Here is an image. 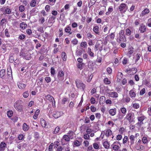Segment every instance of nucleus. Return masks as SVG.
Listing matches in <instances>:
<instances>
[{
	"label": "nucleus",
	"instance_id": "nucleus-40",
	"mask_svg": "<svg viewBox=\"0 0 151 151\" xmlns=\"http://www.w3.org/2000/svg\"><path fill=\"white\" fill-rule=\"evenodd\" d=\"M4 33L5 35L7 37H10V35L8 29H6L4 30Z\"/></svg>",
	"mask_w": 151,
	"mask_h": 151
},
{
	"label": "nucleus",
	"instance_id": "nucleus-19",
	"mask_svg": "<svg viewBox=\"0 0 151 151\" xmlns=\"http://www.w3.org/2000/svg\"><path fill=\"white\" fill-rule=\"evenodd\" d=\"M135 138V137L133 135H131L129 136V139L131 145H132L134 144Z\"/></svg>",
	"mask_w": 151,
	"mask_h": 151
},
{
	"label": "nucleus",
	"instance_id": "nucleus-8",
	"mask_svg": "<svg viewBox=\"0 0 151 151\" xmlns=\"http://www.w3.org/2000/svg\"><path fill=\"white\" fill-rule=\"evenodd\" d=\"M147 29V27L143 23L140 24L139 28V31L141 33H143L145 32Z\"/></svg>",
	"mask_w": 151,
	"mask_h": 151
},
{
	"label": "nucleus",
	"instance_id": "nucleus-38",
	"mask_svg": "<svg viewBox=\"0 0 151 151\" xmlns=\"http://www.w3.org/2000/svg\"><path fill=\"white\" fill-rule=\"evenodd\" d=\"M13 114V112L12 110H9L7 112V116L9 118L11 117L12 116Z\"/></svg>",
	"mask_w": 151,
	"mask_h": 151
},
{
	"label": "nucleus",
	"instance_id": "nucleus-4",
	"mask_svg": "<svg viewBox=\"0 0 151 151\" xmlns=\"http://www.w3.org/2000/svg\"><path fill=\"white\" fill-rule=\"evenodd\" d=\"M57 78L59 82H62L64 80V73L63 71L61 70L58 72L57 74Z\"/></svg>",
	"mask_w": 151,
	"mask_h": 151
},
{
	"label": "nucleus",
	"instance_id": "nucleus-15",
	"mask_svg": "<svg viewBox=\"0 0 151 151\" xmlns=\"http://www.w3.org/2000/svg\"><path fill=\"white\" fill-rule=\"evenodd\" d=\"M109 112L110 115L114 116L116 114V108L111 109L109 110Z\"/></svg>",
	"mask_w": 151,
	"mask_h": 151
},
{
	"label": "nucleus",
	"instance_id": "nucleus-16",
	"mask_svg": "<svg viewBox=\"0 0 151 151\" xmlns=\"http://www.w3.org/2000/svg\"><path fill=\"white\" fill-rule=\"evenodd\" d=\"M93 30L96 34L99 35L100 33L99 32V27L96 25L94 26L93 28Z\"/></svg>",
	"mask_w": 151,
	"mask_h": 151
},
{
	"label": "nucleus",
	"instance_id": "nucleus-32",
	"mask_svg": "<svg viewBox=\"0 0 151 151\" xmlns=\"http://www.w3.org/2000/svg\"><path fill=\"white\" fill-rule=\"evenodd\" d=\"M40 122L42 126L43 127H45L46 125V123L45 120L43 119H42L40 120Z\"/></svg>",
	"mask_w": 151,
	"mask_h": 151
},
{
	"label": "nucleus",
	"instance_id": "nucleus-39",
	"mask_svg": "<svg viewBox=\"0 0 151 151\" xmlns=\"http://www.w3.org/2000/svg\"><path fill=\"white\" fill-rule=\"evenodd\" d=\"M84 65V63H79L77 64V67L78 68L81 70L83 69V66Z\"/></svg>",
	"mask_w": 151,
	"mask_h": 151
},
{
	"label": "nucleus",
	"instance_id": "nucleus-36",
	"mask_svg": "<svg viewBox=\"0 0 151 151\" xmlns=\"http://www.w3.org/2000/svg\"><path fill=\"white\" fill-rule=\"evenodd\" d=\"M128 141V139L127 136H125L123 139L122 143L123 144L126 143Z\"/></svg>",
	"mask_w": 151,
	"mask_h": 151
},
{
	"label": "nucleus",
	"instance_id": "nucleus-57",
	"mask_svg": "<svg viewBox=\"0 0 151 151\" xmlns=\"http://www.w3.org/2000/svg\"><path fill=\"white\" fill-rule=\"evenodd\" d=\"M71 42L73 45H76L77 44L78 41L75 38V39L73 40Z\"/></svg>",
	"mask_w": 151,
	"mask_h": 151
},
{
	"label": "nucleus",
	"instance_id": "nucleus-48",
	"mask_svg": "<svg viewBox=\"0 0 151 151\" xmlns=\"http://www.w3.org/2000/svg\"><path fill=\"white\" fill-rule=\"evenodd\" d=\"M74 145L77 147L79 146L81 144L80 142L78 140H76L74 142Z\"/></svg>",
	"mask_w": 151,
	"mask_h": 151
},
{
	"label": "nucleus",
	"instance_id": "nucleus-21",
	"mask_svg": "<svg viewBox=\"0 0 151 151\" xmlns=\"http://www.w3.org/2000/svg\"><path fill=\"white\" fill-rule=\"evenodd\" d=\"M149 12V10L148 9L146 8L142 11L141 14L142 16H144L145 15L148 14Z\"/></svg>",
	"mask_w": 151,
	"mask_h": 151
},
{
	"label": "nucleus",
	"instance_id": "nucleus-60",
	"mask_svg": "<svg viewBox=\"0 0 151 151\" xmlns=\"http://www.w3.org/2000/svg\"><path fill=\"white\" fill-rule=\"evenodd\" d=\"M126 35H127L129 36L131 35V31L129 29H127L126 30Z\"/></svg>",
	"mask_w": 151,
	"mask_h": 151
},
{
	"label": "nucleus",
	"instance_id": "nucleus-9",
	"mask_svg": "<svg viewBox=\"0 0 151 151\" xmlns=\"http://www.w3.org/2000/svg\"><path fill=\"white\" fill-rule=\"evenodd\" d=\"M126 4L125 3H122L118 7V9L119 11L121 12H124L126 11Z\"/></svg>",
	"mask_w": 151,
	"mask_h": 151
},
{
	"label": "nucleus",
	"instance_id": "nucleus-51",
	"mask_svg": "<svg viewBox=\"0 0 151 151\" xmlns=\"http://www.w3.org/2000/svg\"><path fill=\"white\" fill-rule=\"evenodd\" d=\"M50 73L51 75L54 76L55 74V70L53 67H51L50 69Z\"/></svg>",
	"mask_w": 151,
	"mask_h": 151
},
{
	"label": "nucleus",
	"instance_id": "nucleus-41",
	"mask_svg": "<svg viewBox=\"0 0 151 151\" xmlns=\"http://www.w3.org/2000/svg\"><path fill=\"white\" fill-rule=\"evenodd\" d=\"M142 142L144 144H147L148 143V140L146 137H144L142 139Z\"/></svg>",
	"mask_w": 151,
	"mask_h": 151
},
{
	"label": "nucleus",
	"instance_id": "nucleus-11",
	"mask_svg": "<svg viewBox=\"0 0 151 151\" xmlns=\"http://www.w3.org/2000/svg\"><path fill=\"white\" fill-rule=\"evenodd\" d=\"M70 140V138L69 136L65 135L63 136V138L61 139V142L62 143H64L65 142H67L69 141ZM65 144V143H64V145Z\"/></svg>",
	"mask_w": 151,
	"mask_h": 151
},
{
	"label": "nucleus",
	"instance_id": "nucleus-30",
	"mask_svg": "<svg viewBox=\"0 0 151 151\" xmlns=\"http://www.w3.org/2000/svg\"><path fill=\"white\" fill-rule=\"evenodd\" d=\"M20 27L22 29L24 30L27 27V24L24 22H22L20 24Z\"/></svg>",
	"mask_w": 151,
	"mask_h": 151
},
{
	"label": "nucleus",
	"instance_id": "nucleus-1",
	"mask_svg": "<svg viewBox=\"0 0 151 151\" xmlns=\"http://www.w3.org/2000/svg\"><path fill=\"white\" fill-rule=\"evenodd\" d=\"M22 101L20 100H17L14 103V107L18 111L21 112L23 111V106L22 105Z\"/></svg>",
	"mask_w": 151,
	"mask_h": 151
},
{
	"label": "nucleus",
	"instance_id": "nucleus-28",
	"mask_svg": "<svg viewBox=\"0 0 151 151\" xmlns=\"http://www.w3.org/2000/svg\"><path fill=\"white\" fill-rule=\"evenodd\" d=\"M129 94L131 98H134L136 96L135 93L132 90H131L129 91Z\"/></svg>",
	"mask_w": 151,
	"mask_h": 151
},
{
	"label": "nucleus",
	"instance_id": "nucleus-33",
	"mask_svg": "<svg viewBox=\"0 0 151 151\" xmlns=\"http://www.w3.org/2000/svg\"><path fill=\"white\" fill-rule=\"evenodd\" d=\"M62 57L63 60L64 61H65L67 60V56L66 53L64 52H63L62 53Z\"/></svg>",
	"mask_w": 151,
	"mask_h": 151
},
{
	"label": "nucleus",
	"instance_id": "nucleus-10",
	"mask_svg": "<svg viewBox=\"0 0 151 151\" xmlns=\"http://www.w3.org/2000/svg\"><path fill=\"white\" fill-rule=\"evenodd\" d=\"M103 45L102 44L96 43L95 46V49L96 51L99 50L101 52L103 50Z\"/></svg>",
	"mask_w": 151,
	"mask_h": 151
},
{
	"label": "nucleus",
	"instance_id": "nucleus-20",
	"mask_svg": "<svg viewBox=\"0 0 151 151\" xmlns=\"http://www.w3.org/2000/svg\"><path fill=\"white\" fill-rule=\"evenodd\" d=\"M29 129V125H27L26 123H24L23 124L22 126V129L23 130L25 131H27Z\"/></svg>",
	"mask_w": 151,
	"mask_h": 151
},
{
	"label": "nucleus",
	"instance_id": "nucleus-18",
	"mask_svg": "<svg viewBox=\"0 0 151 151\" xmlns=\"http://www.w3.org/2000/svg\"><path fill=\"white\" fill-rule=\"evenodd\" d=\"M71 27L68 26H67L65 28V31L67 33H69L70 35L72 34V32H71Z\"/></svg>",
	"mask_w": 151,
	"mask_h": 151
},
{
	"label": "nucleus",
	"instance_id": "nucleus-59",
	"mask_svg": "<svg viewBox=\"0 0 151 151\" xmlns=\"http://www.w3.org/2000/svg\"><path fill=\"white\" fill-rule=\"evenodd\" d=\"M45 81L47 83H48L51 81V78L49 77H47L45 78Z\"/></svg>",
	"mask_w": 151,
	"mask_h": 151
},
{
	"label": "nucleus",
	"instance_id": "nucleus-22",
	"mask_svg": "<svg viewBox=\"0 0 151 151\" xmlns=\"http://www.w3.org/2000/svg\"><path fill=\"white\" fill-rule=\"evenodd\" d=\"M117 81L119 82H120L121 80L122 79L123 76V74L121 72H119L117 75Z\"/></svg>",
	"mask_w": 151,
	"mask_h": 151
},
{
	"label": "nucleus",
	"instance_id": "nucleus-64",
	"mask_svg": "<svg viewBox=\"0 0 151 151\" xmlns=\"http://www.w3.org/2000/svg\"><path fill=\"white\" fill-rule=\"evenodd\" d=\"M18 118L17 116L14 117L11 119L14 122H16L18 121Z\"/></svg>",
	"mask_w": 151,
	"mask_h": 151
},
{
	"label": "nucleus",
	"instance_id": "nucleus-44",
	"mask_svg": "<svg viewBox=\"0 0 151 151\" xmlns=\"http://www.w3.org/2000/svg\"><path fill=\"white\" fill-rule=\"evenodd\" d=\"M60 127L57 126V127L55 129V131L53 132V133L54 134H55L58 132L60 130Z\"/></svg>",
	"mask_w": 151,
	"mask_h": 151
},
{
	"label": "nucleus",
	"instance_id": "nucleus-5",
	"mask_svg": "<svg viewBox=\"0 0 151 151\" xmlns=\"http://www.w3.org/2000/svg\"><path fill=\"white\" fill-rule=\"evenodd\" d=\"M76 83L77 87L78 88H82L84 90L86 88L85 85L80 80L76 81Z\"/></svg>",
	"mask_w": 151,
	"mask_h": 151
},
{
	"label": "nucleus",
	"instance_id": "nucleus-53",
	"mask_svg": "<svg viewBox=\"0 0 151 151\" xmlns=\"http://www.w3.org/2000/svg\"><path fill=\"white\" fill-rule=\"evenodd\" d=\"M23 96L24 98H27L29 96V92L28 91L24 92L23 94Z\"/></svg>",
	"mask_w": 151,
	"mask_h": 151
},
{
	"label": "nucleus",
	"instance_id": "nucleus-3",
	"mask_svg": "<svg viewBox=\"0 0 151 151\" xmlns=\"http://www.w3.org/2000/svg\"><path fill=\"white\" fill-rule=\"evenodd\" d=\"M124 32L123 30H121L119 32V36L118 37L116 41L118 42H124L126 41V38L124 35Z\"/></svg>",
	"mask_w": 151,
	"mask_h": 151
},
{
	"label": "nucleus",
	"instance_id": "nucleus-23",
	"mask_svg": "<svg viewBox=\"0 0 151 151\" xmlns=\"http://www.w3.org/2000/svg\"><path fill=\"white\" fill-rule=\"evenodd\" d=\"M46 99L52 102L53 100H54L53 97L50 95L48 94L45 96Z\"/></svg>",
	"mask_w": 151,
	"mask_h": 151
},
{
	"label": "nucleus",
	"instance_id": "nucleus-61",
	"mask_svg": "<svg viewBox=\"0 0 151 151\" xmlns=\"http://www.w3.org/2000/svg\"><path fill=\"white\" fill-rule=\"evenodd\" d=\"M39 21L41 24H42L45 22V18L44 17H42L39 19Z\"/></svg>",
	"mask_w": 151,
	"mask_h": 151
},
{
	"label": "nucleus",
	"instance_id": "nucleus-42",
	"mask_svg": "<svg viewBox=\"0 0 151 151\" xmlns=\"http://www.w3.org/2000/svg\"><path fill=\"white\" fill-rule=\"evenodd\" d=\"M11 12L10 9L8 8H7L5 9L4 13V14H9Z\"/></svg>",
	"mask_w": 151,
	"mask_h": 151
},
{
	"label": "nucleus",
	"instance_id": "nucleus-25",
	"mask_svg": "<svg viewBox=\"0 0 151 151\" xmlns=\"http://www.w3.org/2000/svg\"><path fill=\"white\" fill-rule=\"evenodd\" d=\"M6 74L5 70L4 69H2L0 71V77L3 79Z\"/></svg>",
	"mask_w": 151,
	"mask_h": 151
},
{
	"label": "nucleus",
	"instance_id": "nucleus-24",
	"mask_svg": "<svg viewBox=\"0 0 151 151\" xmlns=\"http://www.w3.org/2000/svg\"><path fill=\"white\" fill-rule=\"evenodd\" d=\"M53 116L55 119H57L60 116V113L58 111H57L55 113H54L52 114Z\"/></svg>",
	"mask_w": 151,
	"mask_h": 151
},
{
	"label": "nucleus",
	"instance_id": "nucleus-13",
	"mask_svg": "<svg viewBox=\"0 0 151 151\" xmlns=\"http://www.w3.org/2000/svg\"><path fill=\"white\" fill-rule=\"evenodd\" d=\"M17 84L18 88L20 89H24L26 86V85L24 84L22 81L18 82Z\"/></svg>",
	"mask_w": 151,
	"mask_h": 151
},
{
	"label": "nucleus",
	"instance_id": "nucleus-52",
	"mask_svg": "<svg viewBox=\"0 0 151 151\" xmlns=\"http://www.w3.org/2000/svg\"><path fill=\"white\" fill-rule=\"evenodd\" d=\"M36 4V1L35 0H32L30 4V6L32 7H34L35 6Z\"/></svg>",
	"mask_w": 151,
	"mask_h": 151
},
{
	"label": "nucleus",
	"instance_id": "nucleus-55",
	"mask_svg": "<svg viewBox=\"0 0 151 151\" xmlns=\"http://www.w3.org/2000/svg\"><path fill=\"white\" fill-rule=\"evenodd\" d=\"M145 148L144 146L143 145H140L139 147L137 146V149L139 150H142Z\"/></svg>",
	"mask_w": 151,
	"mask_h": 151
},
{
	"label": "nucleus",
	"instance_id": "nucleus-62",
	"mask_svg": "<svg viewBox=\"0 0 151 151\" xmlns=\"http://www.w3.org/2000/svg\"><path fill=\"white\" fill-rule=\"evenodd\" d=\"M59 145V143L58 141H56L54 142V148H57Z\"/></svg>",
	"mask_w": 151,
	"mask_h": 151
},
{
	"label": "nucleus",
	"instance_id": "nucleus-58",
	"mask_svg": "<svg viewBox=\"0 0 151 151\" xmlns=\"http://www.w3.org/2000/svg\"><path fill=\"white\" fill-rule=\"evenodd\" d=\"M136 58L135 60V62L137 63L140 57V54L137 53L136 55Z\"/></svg>",
	"mask_w": 151,
	"mask_h": 151
},
{
	"label": "nucleus",
	"instance_id": "nucleus-14",
	"mask_svg": "<svg viewBox=\"0 0 151 151\" xmlns=\"http://www.w3.org/2000/svg\"><path fill=\"white\" fill-rule=\"evenodd\" d=\"M109 96L113 98H117L118 97V94L115 91L109 93Z\"/></svg>",
	"mask_w": 151,
	"mask_h": 151
},
{
	"label": "nucleus",
	"instance_id": "nucleus-54",
	"mask_svg": "<svg viewBox=\"0 0 151 151\" xmlns=\"http://www.w3.org/2000/svg\"><path fill=\"white\" fill-rule=\"evenodd\" d=\"M125 129L124 127H121L119 129V132L121 134H122L125 131Z\"/></svg>",
	"mask_w": 151,
	"mask_h": 151
},
{
	"label": "nucleus",
	"instance_id": "nucleus-46",
	"mask_svg": "<svg viewBox=\"0 0 151 151\" xmlns=\"http://www.w3.org/2000/svg\"><path fill=\"white\" fill-rule=\"evenodd\" d=\"M26 36L24 34H22L21 35H19L18 39L20 40H23L25 38Z\"/></svg>",
	"mask_w": 151,
	"mask_h": 151
},
{
	"label": "nucleus",
	"instance_id": "nucleus-63",
	"mask_svg": "<svg viewBox=\"0 0 151 151\" xmlns=\"http://www.w3.org/2000/svg\"><path fill=\"white\" fill-rule=\"evenodd\" d=\"M146 92L145 89V88H143L142 89L140 92V95H143Z\"/></svg>",
	"mask_w": 151,
	"mask_h": 151
},
{
	"label": "nucleus",
	"instance_id": "nucleus-6",
	"mask_svg": "<svg viewBox=\"0 0 151 151\" xmlns=\"http://www.w3.org/2000/svg\"><path fill=\"white\" fill-rule=\"evenodd\" d=\"M137 69L136 68H130L129 70H127L126 72L130 75H133L136 73L137 72Z\"/></svg>",
	"mask_w": 151,
	"mask_h": 151
},
{
	"label": "nucleus",
	"instance_id": "nucleus-26",
	"mask_svg": "<svg viewBox=\"0 0 151 151\" xmlns=\"http://www.w3.org/2000/svg\"><path fill=\"white\" fill-rule=\"evenodd\" d=\"M103 145L105 148L109 149V148L110 145L108 142L107 141H105L103 143Z\"/></svg>",
	"mask_w": 151,
	"mask_h": 151
},
{
	"label": "nucleus",
	"instance_id": "nucleus-7",
	"mask_svg": "<svg viewBox=\"0 0 151 151\" xmlns=\"http://www.w3.org/2000/svg\"><path fill=\"white\" fill-rule=\"evenodd\" d=\"M120 145L119 142L116 141L114 142L113 144L111 145L113 150L114 151L118 150L120 149V147L119 145Z\"/></svg>",
	"mask_w": 151,
	"mask_h": 151
},
{
	"label": "nucleus",
	"instance_id": "nucleus-47",
	"mask_svg": "<svg viewBox=\"0 0 151 151\" xmlns=\"http://www.w3.org/2000/svg\"><path fill=\"white\" fill-rule=\"evenodd\" d=\"M54 145V144L51 143L50 145L48 146V150L49 151H53V146Z\"/></svg>",
	"mask_w": 151,
	"mask_h": 151
},
{
	"label": "nucleus",
	"instance_id": "nucleus-56",
	"mask_svg": "<svg viewBox=\"0 0 151 151\" xmlns=\"http://www.w3.org/2000/svg\"><path fill=\"white\" fill-rule=\"evenodd\" d=\"M26 54H26L25 55H24V58L27 60H29L30 59V55L28 54L27 55Z\"/></svg>",
	"mask_w": 151,
	"mask_h": 151
},
{
	"label": "nucleus",
	"instance_id": "nucleus-29",
	"mask_svg": "<svg viewBox=\"0 0 151 151\" xmlns=\"http://www.w3.org/2000/svg\"><path fill=\"white\" fill-rule=\"evenodd\" d=\"M40 112V110L39 109H37L36 110L34 115L33 116V118L34 119H35L37 118Z\"/></svg>",
	"mask_w": 151,
	"mask_h": 151
},
{
	"label": "nucleus",
	"instance_id": "nucleus-34",
	"mask_svg": "<svg viewBox=\"0 0 151 151\" xmlns=\"http://www.w3.org/2000/svg\"><path fill=\"white\" fill-rule=\"evenodd\" d=\"M137 118L139 122H143V121L145 119V116H143L140 117H138Z\"/></svg>",
	"mask_w": 151,
	"mask_h": 151
},
{
	"label": "nucleus",
	"instance_id": "nucleus-49",
	"mask_svg": "<svg viewBox=\"0 0 151 151\" xmlns=\"http://www.w3.org/2000/svg\"><path fill=\"white\" fill-rule=\"evenodd\" d=\"M19 10L21 12H23L25 10L24 6L22 5L19 6Z\"/></svg>",
	"mask_w": 151,
	"mask_h": 151
},
{
	"label": "nucleus",
	"instance_id": "nucleus-50",
	"mask_svg": "<svg viewBox=\"0 0 151 151\" xmlns=\"http://www.w3.org/2000/svg\"><path fill=\"white\" fill-rule=\"evenodd\" d=\"M133 52V50H132L131 48L129 49V51L127 53L128 56L129 57H131V55L132 54Z\"/></svg>",
	"mask_w": 151,
	"mask_h": 151
},
{
	"label": "nucleus",
	"instance_id": "nucleus-43",
	"mask_svg": "<svg viewBox=\"0 0 151 151\" xmlns=\"http://www.w3.org/2000/svg\"><path fill=\"white\" fill-rule=\"evenodd\" d=\"M80 45L82 47H87V45L86 42L84 41L81 42V43Z\"/></svg>",
	"mask_w": 151,
	"mask_h": 151
},
{
	"label": "nucleus",
	"instance_id": "nucleus-35",
	"mask_svg": "<svg viewBox=\"0 0 151 151\" xmlns=\"http://www.w3.org/2000/svg\"><path fill=\"white\" fill-rule=\"evenodd\" d=\"M132 106L135 109H138L139 107V104L138 103H134L132 104Z\"/></svg>",
	"mask_w": 151,
	"mask_h": 151
},
{
	"label": "nucleus",
	"instance_id": "nucleus-27",
	"mask_svg": "<svg viewBox=\"0 0 151 151\" xmlns=\"http://www.w3.org/2000/svg\"><path fill=\"white\" fill-rule=\"evenodd\" d=\"M112 134L111 130L109 129H107L105 133V135L106 137H109Z\"/></svg>",
	"mask_w": 151,
	"mask_h": 151
},
{
	"label": "nucleus",
	"instance_id": "nucleus-37",
	"mask_svg": "<svg viewBox=\"0 0 151 151\" xmlns=\"http://www.w3.org/2000/svg\"><path fill=\"white\" fill-rule=\"evenodd\" d=\"M104 82L106 84H109L111 83V81L107 78H105L104 79Z\"/></svg>",
	"mask_w": 151,
	"mask_h": 151
},
{
	"label": "nucleus",
	"instance_id": "nucleus-2",
	"mask_svg": "<svg viewBox=\"0 0 151 151\" xmlns=\"http://www.w3.org/2000/svg\"><path fill=\"white\" fill-rule=\"evenodd\" d=\"M135 118L134 113L131 111L128 112L125 118L130 123H134Z\"/></svg>",
	"mask_w": 151,
	"mask_h": 151
},
{
	"label": "nucleus",
	"instance_id": "nucleus-31",
	"mask_svg": "<svg viewBox=\"0 0 151 151\" xmlns=\"http://www.w3.org/2000/svg\"><path fill=\"white\" fill-rule=\"evenodd\" d=\"M120 110L122 112V113L124 115H125L127 113V110L124 107H121L120 108Z\"/></svg>",
	"mask_w": 151,
	"mask_h": 151
},
{
	"label": "nucleus",
	"instance_id": "nucleus-45",
	"mask_svg": "<svg viewBox=\"0 0 151 151\" xmlns=\"http://www.w3.org/2000/svg\"><path fill=\"white\" fill-rule=\"evenodd\" d=\"M6 22V19L4 18L2 19L1 21L0 25L1 26H4Z\"/></svg>",
	"mask_w": 151,
	"mask_h": 151
},
{
	"label": "nucleus",
	"instance_id": "nucleus-12",
	"mask_svg": "<svg viewBox=\"0 0 151 151\" xmlns=\"http://www.w3.org/2000/svg\"><path fill=\"white\" fill-rule=\"evenodd\" d=\"M7 148V144L4 142H2L0 144V151H5Z\"/></svg>",
	"mask_w": 151,
	"mask_h": 151
},
{
	"label": "nucleus",
	"instance_id": "nucleus-17",
	"mask_svg": "<svg viewBox=\"0 0 151 151\" xmlns=\"http://www.w3.org/2000/svg\"><path fill=\"white\" fill-rule=\"evenodd\" d=\"M143 83L149 88H150L151 87V85L150 82L147 79H145L143 81Z\"/></svg>",
	"mask_w": 151,
	"mask_h": 151
}]
</instances>
